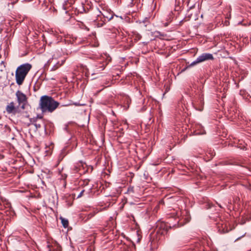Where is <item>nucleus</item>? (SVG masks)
I'll use <instances>...</instances> for the list:
<instances>
[{
    "label": "nucleus",
    "instance_id": "nucleus-1",
    "mask_svg": "<svg viewBox=\"0 0 251 251\" xmlns=\"http://www.w3.org/2000/svg\"><path fill=\"white\" fill-rule=\"evenodd\" d=\"M59 105L58 102L48 96L41 97L40 100V108L43 113H51L57 108Z\"/></svg>",
    "mask_w": 251,
    "mask_h": 251
},
{
    "label": "nucleus",
    "instance_id": "nucleus-2",
    "mask_svg": "<svg viewBox=\"0 0 251 251\" xmlns=\"http://www.w3.org/2000/svg\"><path fill=\"white\" fill-rule=\"evenodd\" d=\"M32 68L30 64L25 63L19 66L15 72V78L17 84L21 85L23 84L26 75Z\"/></svg>",
    "mask_w": 251,
    "mask_h": 251
},
{
    "label": "nucleus",
    "instance_id": "nucleus-3",
    "mask_svg": "<svg viewBox=\"0 0 251 251\" xmlns=\"http://www.w3.org/2000/svg\"><path fill=\"white\" fill-rule=\"evenodd\" d=\"M32 68L30 64L25 63L19 66L15 72V78L17 84L21 85L23 84L26 75Z\"/></svg>",
    "mask_w": 251,
    "mask_h": 251
},
{
    "label": "nucleus",
    "instance_id": "nucleus-4",
    "mask_svg": "<svg viewBox=\"0 0 251 251\" xmlns=\"http://www.w3.org/2000/svg\"><path fill=\"white\" fill-rule=\"evenodd\" d=\"M32 68L30 64L25 63L19 66L15 72V78L17 84L21 85L23 84L26 75Z\"/></svg>",
    "mask_w": 251,
    "mask_h": 251
},
{
    "label": "nucleus",
    "instance_id": "nucleus-5",
    "mask_svg": "<svg viewBox=\"0 0 251 251\" xmlns=\"http://www.w3.org/2000/svg\"><path fill=\"white\" fill-rule=\"evenodd\" d=\"M213 55L209 53H204L200 55L196 60L193 61L190 65V66H193L198 63H201L205 61L213 60Z\"/></svg>",
    "mask_w": 251,
    "mask_h": 251
},
{
    "label": "nucleus",
    "instance_id": "nucleus-6",
    "mask_svg": "<svg viewBox=\"0 0 251 251\" xmlns=\"http://www.w3.org/2000/svg\"><path fill=\"white\" fill-rule=\"evenodd\" d=\"M95 14L96 15V19L94 21L98 27H101L105 24L106 22L104 19L103 13L98 9H97L95 11Z\"/></svg>",
    "mask_w": 251,
    "mask_h": 251
},
{
    "label": "nucleus",
    "instance_id": "nucleus-7",
    "mask_svg": "<svg viewBox=\"0 0 251 251\" xmlns=\"http://www.w3.org/2000/svg\"><path fill=\"white\" fill-rule=\"evenodd\" d=\"M16 96L17 97L19 104H22L23 105L22 106V108L23 109H24V104L27 101V98L25 95L20 91H18L16 93Z\"/></svg>",
    "mask_w": 251,
    "mask_h": 251
},
{
    "label": "nucleus",
    "instance_id": "nucleus-8",
    "mask_svg": "<svg viewBox=\"0 0 251 251\" xmlns=\"http://www.w3.org/2000/svg\"><path fill=\"white\" fill-rule=\"evenodd\" d=\"M15 109V108L14 103L13 102H10L9 103V104L7 105L6 108V111L8 113H13V111H14Z\"/></svg>",
    "mask_w": 251,
    "mask_h": 251
},
{
    "label": "nucleus",
    "instance_id": "nucleus-9",
    "mask_svg": "<svg viewBox=\"0 0 251 251\" xmlns=\"http://www.w3.org/2000/svg\"><path fill=\"white\" fill-rule=\"evenodd\" d=\"M103 13V16L104 20L106 21V19H107L108 21H110L113 18V15H110V14L108 13L107 12L104 11Z\"/></svg>",
    "mask_w": 251,
    "mask_h": 251
},
{
    "label": "nucleus",
    "instance_id": "nucleus-10",
    "mask_svg": "<svg viewBox=\"0 0 251 251\" xmlns=\"http://www.w3.org/2000/svg\"><path fill=\"white\" fill-rule=\"evenodd\" d=\"M60 219L61 220V223H62V224L63 226L65 228L67 227L68 226H69L68 220L67 219H66L63 218L62 217H60Z\"/></svg>",
    "mask_w": 251,
    "mask_h": 251
},
{
    "label": "nucleus",
    "instance_id": "nucleus-11",
    "mask_svg": "<svg viewBox=\"0 0 251 251\" xmlns=\"http://www.w3.org/2000/svg\"><path fill=\"white\" fill-rule=\"evenodd\" d=\"M105 66H106V64L102 63V64H101L99 68H96V72L97 73H98V72H100V71L103 70L104 69Z\"/></svg>",
    "mask_w": 251,
    "mask_h": 251
},
{
    "label": "nucleus",
    "instance_id": "nucleus-12",
    "mask_svg": "<svg viewBox=\"0 0 251 251\" xmlns=\"http://www.w3.org/2000/svg\"><path fill=\"white\" fill-rule=\"evenodd\" d=\"M49 251H60V247L56 246V248L51 247L50 245H48Z\"/></svg>",
    "mask_w": 251,
    "mask_h": 251
},
{
    "label": "nucleus",
    "instance_id": "nucleus-13",
    "mask_svg": "<svg viewBox=\"0 0 251 251\" xmlns=\"http://www.w3.org/2000/svg\"><path fill=\"white\" fill-rule=\"evenodd\" d=\"M78 11L80 13H83V12H84L85 10V9L84 8V6H83V4H82L78 8Z\"/></svg>",
    "mask_w": 251,
    "mask_h": 251
},
{
    "label": "nucleus",
    "instance_id": "nucleus-14",
    "mask_svg": "<svg viewBox=\"0 0 251 251\" xmlns=\"http://www.w3.org/2000/svg\"><path fill=\"white\" fill-rule=\"evenodd\" d=\"M244 185L250 190H251V183L249 182L245 183Z\"/></svg>",
    "mask_w": 251,
    "mask_h": 251
},
{
    "label": "nucleus",
    "instance_id": "nucleus-15",
    "mask_svg": "<svg viewBox=\"0 0 251 251\" xmlns=\"http://www.w3.org/2000/svg\"><path fill=\"white\" fill-rule=\"evenodd\" d=\"M200 103L201 104V105L202 106L204 104V101L203 99L202 98H201L200 99Z\"/></svg>",
    "mask_w": 251,
    "mask_h": 251
},
{
    "label": "nucleus",
    "instance_id": "nucleus-16",
    "mask_svg": "<svg viewBox=\"0 0 251 251\" xmlns=\"http://www.w3.org/2000/svg\"><path fill=\"white\" fill-rule=\"evenodd\" d=\"M84 192V190H82L80 192V193H79V194L78 195L77 198H80L83 195Z\"/></svg>",
    "mask_w": 251,
    "mask_h": 251
},
{
    "label": "nucleus",
    "instance_id": "nucleus-17",
    "mask_svg": "<svg viewBox=\"0 0 251 251\" xmlns=\"http://www.w3.org/2000/svg\"><path fill=\"white\" fill-rule=\"evenodd\" d=\"M58 67V66L57 65H54L52 68L51 69V71H54Z\"/></svg>",
    "mask_w": 251,
    "mask_h": 251
},
{
    "label": "nucleus",
    "instance_id": "nucleus-18",
    "mask_svg": "<svg viewBox=\"0 0 251 251\" xmlns=\"http://www.w3.org/2000/svg\"><path fill=\"white\" fill-rule=\"evenodd\" d=\"M196 106V109L197 110H200V111H201V110H202V108H197V107L196 106Z\"/></svg>",
    "mask_w": 251,
    "mask_h": 251
},
{
    "label": "nucleus",
    "instance_id": "nucleus-19",
    "mask_svg": "<svg viewBox=\"0 0 251 251\" xmlns=\"http://www.w3.org/2000/svg\"><path fill=\"white\" fill-rule=\"evenodd\" d=\"M0 65H3L4 66V67H5V65H4V61H2L1 62H0Z\"/></svg>",
    "mask_w": 251,
    "mask_h": 251
},
{
    "label": "nucleus",
    "instance_id": "nucleus-20",
    "mask_svg": "<svg viewBox=\"0 0 251 251\" xmlns=\"http://www.w3.org/2000/svg\"><path fill=\"white\" fill-rule=\"evenodd\" d=\"M36 126L37 128H39L40 127V125H37V124H36L35 125Z\"/></svg>",
    "mask_w": 251,
    "mask_h": 251
},
{
    "label": "nucleus",
    "instance_id": "nucleus-21",
    "mask_svg": "<svg viewBox=\"0 0 251 251\" xmlns=\"http://www.w3.org/2000/svg\"><path fill=\"white\" fill-rule=\"evenodd\" d=\"M245 235H243V236H242L241 237H238L235 241H237V240H239L241 237H243Z\"/></svg>",
    "mask_w": 251,
    "mask_h": 251
},
{
    "label": "nucleus",
    "instance_id": "nucleus-22",
    "mask_svg": "<svg viewBox=\"0 0 251 251\" xmlns=\"http://www.w3.org/2000/svg\"><path fill=\"white\" fill-rule=\"evenodd\" d=\"M227 232V230H225L224 229H223V232Z\"/></svg>",
    "mask_w": 251,
    "mask_h": 251
},
{
    "label": "nucleus",
    "instance_id": "nucleus-23",
    "mask_svg": "<svg viewBox=\"0 0 251 251\" xmlns=\"http://www.w3.org/2000/svg\"><path fill=\"white\" fill-rule=\"evenodd\" d=\"M140 242V238H138V240H137V242Z\"/></svg>",
    "mask_w": 251,
    "mask_h": 251
},
{
    "label": "nucleus",
    "instance_id": "nucleus-24",
    "mask_svg": "<svg viewBox=\"0 0 251 251\" xmlns=\"http://www.w3.org/2000/svg\"><path fill=\"white\" fill-rule=\"evenodd\" d=\"M50 60H49L48 61V63H50Z\"/></svg>",
    "mask_w": 251,
    "mask_h": 251
}]
</instances>
